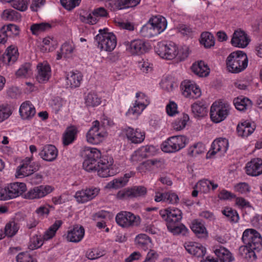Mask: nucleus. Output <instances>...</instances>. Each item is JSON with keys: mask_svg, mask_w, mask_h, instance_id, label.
Masks as SVG:
<instances>
[{"mask_svg": "<svg viewBox=\"0 0 262 262\" xmlns=\"http://www.w3.org/2000/svg\"><path fill=\"white\" fill-rule=\"evenodd\" d=\"M43 237L35 235L31 238V242L32 244L29 246V248L31 250L39 248L43 245Z\"/></svg>", "mask_w": 262, "mask_h": 262, "instance_id": "nucleus-53", "label": "nucleus"}, {"mask_svg": "<svg viewBox=\"0 0 262 262\" xmlns=\"http://www.w3.org/2000/svg\"><path fill=\"white\" fill-rule=\"evenodd\" d=\"M222 213L231 222H236L238 220V215L235 210L229 207L225 208Z\"/></svg>", "mask_w": 262, "mask_h": 262, "instance_id": "nucleus-49", "label": "nucleus"}, {"mask_svg": "<svg viewBox=\"0 0 262 262\" xmlns=\"http://www.w3.org/2000/svg\"><path fill=\"white\" fill-rule=\"evenodd\" d=\"M3 28H5L6 34H13L15 36H17L19 33V29L18 26L14 24H9L7 26H3Z\"/></svg>", "mask_w": 262, "mask_h": 262, "instance_id": "nucleus-58", "label": "nucleus"}, {"mask_svg": "<svg viewBox=\"0 0 262 262\" xmlns=\"http://www.w3.org/2000/svg\"><path fill=\"white\" fill-rule=\"evenodd\" d=\"M84 235V229L82 226L74 225L69 230L67 233V240L70 242L78 243L83 238Z\"/></svg>", "mask_w": 262, "mask_h": 262, "instance_id": "nucleus-22", "label": "nucleus"}, {"mask_svg": "<svg viewBox=\"0 0 262 262\" xmlns=\"http://www.w3.org/2000/svg\"><path fill=\"white\" fill-rule=\"evenodd\" d=\"M100 162H94L88 159L84 158L83 162V167L87 171H97L98 175L102 178L111 176L109 167L112 165L107 160H100Z\"/></svg>", "mask_w": 262, "mask_h": 262, "instance_id": "nucleus-4", "label": "nucleus"}, {"mask_svg": "<svg viewBox=\"0 0 262 262\" xmlns=\"http://www.w3.org/2000/svg\"><path fill=\"white\" fill-rule=\"evenodd\" d=\"M140 149L143 152V155H144L146 158L154 155L156 151L155 147L152 145L142 146L140 148Z\"/></svg>", "mask_w": 262, "mask_h": 262, "instance_id": "nucleus-61", "label": "nucleus"}, {"mask_svg": "<svg viewBox=\"0 0 262 262\" xmlns=\"http://www.w3.org/2000/svg\"><path fill=\"white\" fill-rule=\"evenodd\" d=\"M168 230L174 235L182 234L186 235L188 232V229L183 225L179 223L171 225V227L167 226Z\"/></svg>", "mask_w": 262, "mask_h": 262, "instance_id": "nucleus-44", "label": "nucleus"}, {"mask_svg": "<svg viewBox=\"0 0 262 262\" xmlns=\"http://www.w3.org/2000/svg\"><path fill=\"white\" fill-rule=\"evenodd\" d=\"M147 189L143 186H135L120 190L117 194L119 199H130L145 195Z\"/></svg>", "mask_w": 262, "mask_h": 262, "instance_id": "nucleus-10", "label": "nucleus"}, {"mask_svg": "<svg viewBox=\"0 0 262 262\" xmlns=\"http://www.w3.org/2000/svg\"><path fill=\"white\" fill-rule=\"evenodd\" d=\"M18 56L17 49L13 46H9L3 54V62L6 64H12L17 60Z\"/></svg>", "mask_w": 262, "mask_h": 262, "instance_id": "nucleus-27", "label": "nucleus"}, {"mask_svg": "<svg viewBox=\"0 0 262 262\" xmlns=\"http://www.w3.org/2000/svg\"><path fill=\"white\" fill-rule=\"evenodd\" d=\"M181 88L184 96L193 99H196L201 95V92L199 87L193 84L191 81H183Z\"/></svg>", "mask_w": 262, "mask_h": 262, "instance_id": "nucleus-16", "label": "nucleus"}, {"mask_svg": "<svg viewBox=\"0 0 262 262\" xmlns=\"http://www.w3.org/2000/svg\"><path fill=\"white\" fill-rule=\"evenodd\" d=\"M53 189L49 185H40L30 189L25 194V198L28 199H34L42 198L51 192Z\"/></svg>", "mask_w": 262, "mask_h": 262, "instance_id": "nucleus-15", "label": "nucleus"}, {"mask_svg": "<svg viewBox=\"0 0 262 262\" xmlns=\"http://www.w3.org/2000/svg\"><path fill=\"white\" fill-rule=\"evenodd\" d=\"M231 44L236 47H246V33L243 31H235L231 40Z\"/></svg>", "mask_w": 262, "mask_h": 262, "instance_id": "nucleus-30", "label": "nucleus"}, {"mask_svg": "<svg viewBox=\"0 0 262 262\" xmlns=\"http://www.w3.org/2000/svg\"><path fill=\"white\" fill-rule=\"evenodd\" d=\"M27 190L24 183L15 182L0 188V200L6 201L16 198Z\"/></svg>", "mask_w": 262, "mask_h": 262, "instance_id": "nucleus-5", "label": "nucleus"}, {"mask_svg": "<svg viewBox=\"0 0 262 262\" xmlns=\"http://www.w3.org/2000/svg\"><path fill=\"white\" fill-rule=\"evenodd\" d=\"M122 132L124 133L128 140L134 143H141L145 138V134L139 129L134 130L130 127H126L122 129Z\"/></svg>", "mask_w": 262, "mask_h": 262, "instance_id": "nucleus-18", "label": "nucleus"}, {"mask_svg": "<svg viewBox=\"0 0 262 262\" xmlns=\"http://www.w3.org/2000/svg\"><path fill=\"white\" fill-rule=\"evenodd\" d=\"M105 135L104 133L94 134L91 136H86V139L88 142L93 144H98L101 142Z\"/></svg>", "mask_w": 262, "mask_h": 262, "instance_id": "nucleus-52", "label": "nucleus"}, {"mask_svg": "<svg viewBox=\"0 0 262 262\" xmlns=\"http://www.w3.org/2000/svg\"><path fill=\"white\" fill-rule=\"evenodd\" d=\"M19 226L15 221H10L7 223L5 228V233L8 237L15 235L19 229Z\"/></svg>", "mask_w": 262, "mask_h": 262, "instance_id": "nucleus-42", "label": "nucleus"}, {"mask_svg": "<svg viewBox=\"0 0 262 262\" xmlns=\"http://www.w3.org/2000/svg\"><path fill=\"white\" fill-rule=\"evenodd\" d=\"M117 223L123 228L138 226L140 223V217L130 212L121 211L116 216Z\"/></svg>", "mask_w": 262, "mask_h": 262, "instance_id": "nucleus-9", "label": "nucleus"}, {"mask_svg": "<svg viewBox=\"0 0 262 262\" xmlns=\"http://www.w3.org/2000/svg\"><path fill=\"white\" fill-rule=\"evenodd\" d=\"M214 253L220 262H231L234 259L231 253L224 247L215 249Z\"/></svg>", "mask_w": 262, "mask_h": 262, "instance_id": "nucleus-33", "label": "nucleus"}, {"mask_svg": "<svg viewBox=\"0 0 262 262\" xmlns=\"http://www.w3.org/2000/svg\"><path fill=\"white\" fill-rule=\"evenodd\" d=\"M247 245L252 249L262 248V237L260 233L254 229H247Z\"/></svg>", "mask_w": 262, "mask_h": 262, "instance_id": "nucleus-14", "label": "nucleus"}, {"mask_svg": "<svg viewBox=\"0 0 262 262\" xmlns=\"http://www.w3.org/2000/svg\"><path fill=\"white\" fill-rule=\"evenodd\" d=\"M146 158L144 155L141 151L140 148L136 150L132 155L130 158L131 162L135 164L139 162L142 161L144 159Z\"/></svg>", "mask_w": 262, "mask_h": 262, "instance_id": "nucleus-57", "label": "nucleus"}, {"mask_svg": "<svg viewBox=\"0 0 262 262\" xmlns=\"http://www.w3.org/2000/svg\"><path fill=\"white\" fill-rule=\"evenodd\" d=\"M81 0H60L61 5L67 10L70 11L78 6Z\"/></svg>", "mask_w": 262, "mask_h": 262, "instance_id": "nucleus-51", "label": "nucleus"}, {"mask_svg": "<svg viewBox=\"0 0 262 262\" xmlns=\"http://www.w3.org/2000/svg\"><path fill=\"white\" fill-rule=\"evenodd\" d=\"M39 155L45 161L52 162L58 156V150L53 145L47 144L45 145L39 152Z\"/></svg>", "mask_w": 262, "mask_h": 262, "instance_id": "nucleus-20", "label": "nucleus"}, {"mask_svg": "<svg viewBox=\"0 0 262 262\" xmlns=\"http://www.w3.org/2000/svg\"><path fill=\"white\" fill-rule=\"evenodd\" d=\"M200 43L204 45L205 48H210L214 46V37L210 32H203L201 35Z\"/></svg>", "mask_w": 262, "mask_h": 262, "instance_id": "nucleus-38", "label": "nucleus"}, {"mask_svg": "<svg viewBox=\"0 0 262 262\" xmlns=\"http://www.w3.org/2000/svg\"><path fill=\"white\" fill-rule=\"evenodd\" d=\"M229 105L222 102H214L211 106L210 115L211 120L215 123H219L229 115Z\"/></svg>", "mask_w": 262, "mask_h": 262, "instance_id": "nucleus-8", "label": "nucleus"}, {"mask_svg": "<svg viewBox=\"0 0 262 262\" xmlns=\"http://www.w3.org/2000/svg\"><path fill=\"white\" fill-rule=\"evenodd\" d=\"M19 112L22 119L29 120L35 115L36 111L32 103L26 101L21 104Z\"/></svg>", "mask_w": 262, "mask_h": 262, "instance_id": "nucleus-25", "label": "nucleus"}, {"mask_svg": "<svg viewBox=\"0 0 262 262\" xmlns=\"http://www.w3.org/2000/svg\"><path fill=\"white\" fill-rule=\"evenodd\" d=\"M188 143L184 136H174L169 137L161 145L162 150L165 152H175L184 148Z\"/></svg>", "mask_w": 262, "mask_h": 262, "instance_id": "nucleus-7", "label": "nucleus"}, {"mask_svg": "<svg viewBox=\"0 0 262 262\" xmlns=\"http://www.w3.org/2000/svg\"><path fill=\"white\" fill-rule=\"evenodd\" d=\"M85 103L88 106L95 107L100 104L101 98L97 94L90 93L85 98Z\"/></svg>", "mask_w": 262, "mask_h": 262, "instance_id": "nucleus-43", "label": "nucleus"}, {"mask_svg": "<svg viewBox=\"0 0 262 262\" xmlns=\"http://www.w3.org/2000/svg\"><path fill=\"white\" fill-rule=\"evenodd\" d=\"M77 129L76 127L72 126L68 127L63 135L62 143L64 146H68L72 143L76 138Z\"/></svg>", "mask_w": 262, "mask_h": 262, "instance_id": "nucleus-32", "label": "nucleus"}, {"mask_svg": "<svg viewBox=\"0 0 262 262\" xmlns=\"http://www.w3.org/2000/svg\"><path fill=\"white\" fill-rule=\"evenodd\" d=\"M124 45L126 47V50L132 55H140L147 52L149 46L144 40L141 39H135L132 41H125Z\"/></svg>", "mask_w": 262, "mask_h": 262, "instance_id": "nucleus-12", "label": "nucleus"}, {"mask_svg": "<svg viewBox=\"0 0 262 262\" xmlns=\"http://www.w3.org/2000/svg\"><path fill=\"white\" fill-rule=\"evenodd\" d=\"M246 53L242 51L234 52L229 54L226 59L227 68L229 72L238 73L246 68Z\"/></svg>", "mask_w": 262, "mask_h": 262, "instance_id": "nucleus-3", "label": "nucleus"}, {"mask_svg": "<svg viewBox=\"0 0 262 262\" xmlns=\"http://www.w3.org/2000/svg\"><path fill=\"white\" fill-rule=\"evenodd\" d=\"M11 106L8 104L0 105V122L7 119L12 114Z\"/></svg>", "mask_w": 262, "mask_h": 262, "instance_id": "nucleus-48", "label": "nucleus"}, {"mask_svg": "<svg viewBox=\"0 0 262 262\" xmlns=\"http://www.w3.org/2000/svg\"><path fill=\"white\" fill-rule=\"evenodd\" d=\"M184 247L189 254L197 257H203L206 252V248L199 244L187 242L185 243Z\"/></svg>", "mask_w": 262, "mask_h": 262, "instance_id": "nucleus-24", "label": "nucleus"}, {"mask_svg": "<svg viewBox=\"0 0 262 262\" xmlns=\"http://www.w3.org/2000/svg\"><path fill=\"white\" fill-rule=\"evenodd\" d=\"M17 77L26 78L31 74V66L29 63H25L21 65L16 72Z\"/></svg>", "mask_w": 262, "mask_h": 262, "instance_id": "nucleus-45", "label": "nucleus"}, {"mask_svg": "<svg viewBox=\"0 0 262 262\" xmlns=\"http://www.w3.org/2000/svg\"><path fill=\"white\" fill-rule=\"evenodd\" d=\"M82 76L80 73H75L71 72L66 77L67 85L70 88H74L78 87L80 84Z\"/></svg>", "mask_w": 262, "mask_h": 262, "instance_id": "nucleus-34", "label": "nucleus"}, {"mask_svg": "<svg viewBox=\"0 0 262 262\" xmlns=\"http://www.w3.org/2000/svg\"><path fill=\"white\" fill-rule=\"evenodd\" d=\"M191 112L194 117H203L206 115L207 106L204 101H197L191 106Z\"/></svg>", "mask_w": 262, "mask_h": 262, "instance_id": "nucleus-28", "label": "nucleus"}, {"mask_svg": "<svg viewBox=\"0 0 262 262\" xmlns=\"http://www.w3.org/2000/svg\"><path fill=\"white\" fill-rule=\"evenodd\" d=\"M135 242L138 247L144 250L150 247L151 241L150 237L145 234L141 233L138 235L135 238Z\"/></svg>", "mask_w": 262, "mask_h": 262, "instance_id": "nucleus-37", "label": "nucleus"}, {"mask_svg": "<svg viewBox=\"0 0 262 262\" xmlns=\"http://www.w3.org/2000/svg\"><path fill=\"white\" fill-rule=\"evenodd\" d=\"M36 80L40 83H46L51 76V67L47 62L39 63L37 66Z\"/></svg>", "mask_w": 262, "mask_h": 262, "instance_id": "nucleus-17", "label": "nucleus"}, {"mask_svg": "<svg viewBox=\"0 0 262 262\" xmlns=\"http://www.w3.org/2000/svg\"><path fill=\"white\" fill-rule=\"evenodd\" d=\"M145 108V104H144V102H138L136 101L134 106L129 108L126 114L128 116L133 115L135 117H137Z\"/></svg>", "mask_w": 262, "mask_h": 262, "instance_id": "nucleus-40", "label": "nucleus"}, {"mask_svg": "<svg viewBox=\"0 0 262 262\" xmlns=\"http://www.w3.org/2000/svg\"><path fill=\"white\" fill-rule=\"evenodd\" d=\"M204 150L205 145L203 143L199 142L190 147L188 154L191 156H196L204 152Z\"/></svg>", "mask_w": 262, "mask_h": 262, "instance_id": "nucleus-50", "label": "nucleus"}, {"mask_svg": "<svg viewBox=\"0 0 262 262\" xmlns=\"http://www.w3.org/2000/svg\"><path fill=\"white\" fill-rule=\"evenodd\" d=\"M51 27V25L49 23H41L33 24L30 27V30L33 34L38 35L41 32L49 30Z\"/></svg>", "mask_w": 262, "mask_h": 262, "instance_id": "nucleus-41", "label": "nucleus"}, {"mask_svg": "<svg viewBox=\"0 0 262 262\" xmlns=\"http://www.w3.org/2000/svg\"><path fill=\"white\" fill-rule=\"evenodd\" d=\"M99 191V189L97 188L86 189L77 191L75 195V198L79 203H84L96 197Z\"/></svg>", "mask_w": 262, "mask_h": 262, "instance_id": "nucleus-19", "label": "nucleus"}, {"mask_svg": "<svg viewBox=\"0 0 262 262\" xmlns=\"http://www.w3.org/2000/svg\"><path fill=\"white\" fill-rule=\"evenodd\" d=\"M151 169V166L149 160L143 162L137 167V170L141 173H145L147 171H149Z\"/></svg>", "mask_w": 262, "mask_h": 262, "instance_id": "nucleus-62", "label": "nucleus"}, {"mask_svg": "<svg viewBox=\"0 0 262 262\" xmlns=\"http://www.w3.org/2000/svg\"><path fill=\"white\" fill-rule=\"evenodd\" d=\"M165 202L171 204H176L179 202V198L178 195L173 192H168L165 193Z\"/></svg>", "mask_w": 262, "mask_h": 262, "instance_id": "nucleus-63", "label": "nucleus"}, {"mask_svg": "<svg viewBox=\"0 0 262 262\" xmlns=\"http://www.w3.org/2000/svg\"><path fill=\"white\" fill-rule=\"evenodd\" d=\"M262 174V160L254 158L247 163V174L256 177Z\"/></svg>", "mask_w": 262, "mask_h": 262, "instance_id": "nucleus-21", "label": "nucleus"}, {"mask_svg": "<svg viewBox=\"0 0 262 262\" xmlns=\"http://www.w3.org/2000/svg\"><path fill=\"white\" fill-rule=\"evenodd\" d=\"M245 100L246 98L243 96L234 98L233 104L237 110L243 111L246 109Z\"/></svg>", "mask_w": 262, "mask_h": 262, "instance_id": "nucleus-54", "label": "nucleus"}, {"mask_svg": "<svg viewBox=\"0 0 262 262\" xmlns=\"http://www.w3.org/2000/svg\"><path fill=\"white\" fill-rule=\"evenodd\" d=\"M166 112L169 116H172L178 113L177 104L173 102L170 101L166 106Z\"/></svg>", "mask_w": 262, "mask_h": 262, "instance_id": "nucleus-64", "label": "nucleus"}, {"mask_svg": "<svg viewBox=\"0 0 262 262\" xmlns=\"http://www.w3.org/2000/svg\"><path fill=\"white\" fill-rule=\"evenodd\" d=\"M20 17L19 13L14 10H5L3 13V17L6 20L15 21L18 20Z\"/></svg>", "mask_w": 262, "mask_h": 262, "instance_id": "nucleus-47", "label": "nucleus"}, {"mask_svg": "<svg viewBox=\"0 0 262 262\" xmlns=\"http://www.w3.org/2000/svg\"><path fill=\"white\" fill-rule=\"evenodd\" d=\"M33 157L26 158L23 161L22 164L17 167L15 176L17 178H22L29 176L32 174V170H30L29 164L33 161Z\"/></svg>", "mask_w": 262, "mask_h": 262, "instance_id": "nucleus-26", "label": "nucleus"}, {"mask_svg": "<svg viewBox=\"0 0 262 262\" xmlns=\"http://www.w3.org/2000/svg\"><path fill=\"white\" fill-rule=\"evenodd\" d=\"M125 181L121 177L110 182L107 183L106 187L108 188L117 189L125 185L126 184Z\"/></svg>", "mask_w": 262, "mask_h": 262, "instance_id": "nucleus-56", "label": "nucleus"}, {"mask_svg": "<svg viewBox=\"0 0 262 262\" xmlns=\"http://www.w3.org/2000/svg\"><path fill=\"white\" fill-rule=\"evenodd\" d=\"M95 39L98 43V48L101 50L111 52L117 45L116 36L113 33L109 32L107 28L99 30Z\"/></svg>", "mask_w": 262, "mask_h": 262, "instance_id": "nucleus-2", "label": "nucleus"}, {"mask_svg": "<svg viewBox=\"0 0 262 262\" xmlns=\"http://www.w3.org/2000/svg\"><path fill=\"white\" fill-rule=\"evenodd\" d=\"M190 228L199 238L206 237L208 236V232L204 224L199 220H193L191 223Z\"/></svg>", "mask_w": 262, "mask_h": 262, "instance_id": "nucleus-29", "label": "nucleus"}, {"mask_svg": "<svg viewBox=\"0 0 262 262\" xmlns=\"http://www.w3.org/2000/svg\"><path fill=\"white\" fill-rule=\"evenodd\" d=\"M101 129L99 122L96 120L93 122V125L88 132L86 136H91L92 135H93L94 134L104 133V132L100 131Z\"/></svg>", "mask_w": 262, "mask_h": 262, "instance_id": "nucleus-59", "label": "nucleus"}, {"mask_svg": "<svg viewBox=\"0 0 262 262\" xmlns=\"http://www.w3.org/2000/svg\"><path fill=\"white\" fill-rule=\"evenodd\" d=\"M82 156L84 158L90 159L94 162H99L101 158V152L100 150L96 148L86 147L84 148L82 152ZM99 162H101L100 160Z\"/></svg>", "mask_w": 262, "mask_h": 262, "instance_id": "nucleus-35", "label": "nucleus"}, {"mask_svg": "<svg viewBox=\"0 0 262 262\" xmlns=\"http://www.w3.org/2000/svg\"><path fill=\"white\" fill-rule=\"evenodd\" d=\"M228 140L225 138L214 141L211 145V150L207 152L206 158H211L217 151L226 152L228 149Z\"/></svg>", "mask_w": 262, "mask_h": 262, "instance_id": "nucleus-23", "label": "nucleus"}, {"mask_svg": "<svg viewBox=\"0 0 262 262\" xmlns=\"http://www.w3.org/2000/svg\"><path fill=\"white\" fill-rule=\"evenodd\" d=\"M189 120V117L188 115L183 114L182 117L176 120L172 123V127L176 130H181L186 126V123Z\"/></svg>", "mask_w": 262, "mask_h": 262, "instance_id": "nucleus-46", "label": "nucleus"}, {"mask_svg": "<svg viewBox=\"0 0 262 262\" xmlns=\"http://www.w3.org/2000/svg\"><path fill=\"white\" fill-rule=\"evenodd\" d=\"M166 27L167 21L164 17L155 16L141 28L140 33L142 36L149 38L159 34Z\"/></svg>", "mask_w": 262, "mask_h": 262, "instance_id": "nucleus-1", "label": "nucleus"}, {"mask_svg": "<svg viewBox=\"0 0 262 262\" xmlns=\"http://www.w3.org/2000/svg\"><path fill=\"white\" fill-rule=\"evenodd\" d=\"M192 71L200 77H206L209 74V68L207 64L203 61L193 63L191 67Z\"/></svg>", "mask_w": 262, "mask_h": 262, "instance_id": "nucleus-31", "label": "nucleus"}, {"mask_svg": "<svg viewBox=\"0 0 262 262\" xmlns=\"http://www.w3.org/2000/svg\"><path fill=\"white\" fill-rule=\"evenodd\" d=\"M30 0H17L13 2V7L20 11H25L28 8Z\"/></svg>", "mask_w": 262, "mask_h": 262, "instance_id": "nucleus-55", "label": "nucleus"}, {"mask_svg": "<svg viewBox=\"0 0 262 262\" xmlns=\"http://www.w3.org/2000/svg\"><path fill=\"white\" fill-rule=\"evenodd\" d=\"M160 214L166 222V226L171 227V225L178 224L182 218V212L178 208H167L160 210Z\"/></svg>", "mask_w": 262, "mask_h": 262, "instance_id": "nucleus-11", "label": "nucleus"}, {"mask_svg": "<svg viewBox=\"0 0 262 262\" xmlns=\"http://www.w3.org/2000/svg\"><path fill=\"white\" fill-rule=\"evenodd\" d=\"M108 17V13L103 7H98L94 9L91 13L86 16H81L83 21L91 24H96L99 19L102 17Z\"/></svg>", "mask_w": 262, "mask_h": 262, "instance_id": "nucleus-13", "label": "nucleus"}, {"mask_svg": "<svg viewBox=\"0 0 262 262\" xmlns=\"http://www.w3.org/2000/svg\"><path fill=\"white\" fill-rule=\"evenodd\" d=\"M140 0H117L112 2L115 5L113 10H121L129 7H134L139 4Z\"/></svg>", "mask_w": 262, "mask_h": 262, "instance_id": "nucleus-36", "label": "nucleus"}, {"mask_svg": "<svg viewBox=\"0 0 262 262\" xmlns=\"http://www.w3.org/2000/svg\"><path fill=\"white\" fill-rule=\"evenodd\" d=\"M246 120H242L241 122L238 123L236 126V133L238 137L244 138Z\"/></svg>", "mask_w": 262, "mask_h": 262, "instance_id": "nucleus-60", "label": "nucleus"}, {"mask_svg": "<svg viewBox=\"0 0 262 262\" xmlns=\"http://www.w3.org/2000/svg\"><path fill=\"white\" fill-rule=\"evenodd\" d=\"M155 51L161 58L167 60H172L179 55L178 47L171 42H159L155 47Z\"/></svg>", "mask_w": 262, "mask_h": 262, "instance_id": "nucleus-6", "label": "nucleus"}, {"mask_svg": "<svg viewBox=\"0 0 262 262\" xmlns=\"http://www.w3.org/2000/svg\"><path fill=\"white\" fill-rule=\"evenodd\" d=\"M62 222L61 220H57L55 223L47 230L43 236L44 241H48L52 238L55 234L57 230L61 226Z\"/></svg>", "mask_w": 262, "mask_h": 262, "instance_id": "nucleus-39", "label": "nucleus"}]
</instances>
